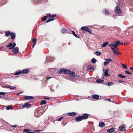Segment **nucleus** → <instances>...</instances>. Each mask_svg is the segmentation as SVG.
Returning <instances> with one entry per match:
<instances>
[{
  "label": "nucleus",
  "mask_w": 133,
  "mask_h": 133,
  "mask_svg": "<svg viewBox=\"0 0 133 133\" xmlns=\"http://www.w3.org/2000/svg\"><path fill=\"white\" fill-rule=\"evenodd\" d=\"M11 33L9 31H6L5 32V35L6 36H8Z\"/></svg>",
  "instance_id": "obj_33"
},
{
  "label": "nucleus",
  "mask_w": 133,
  "mask_h": 133,
  "mask_svg": "<svg viewBox=\"0 0 133 133\" xmlns=\"http://www.w3.org/2000/svg\"><path fill=\"white\" fill-rule=\"evenodd\" d=\"M37 110H36L34 112V115L35 117H39L42 114V113H39V112H38L37 111Z\"/></svg>",
  "instance_id": "obj_13"
},
{
  "label": "nucleus",
  "mask_w": 133,
  "mask_h": 133,
  "mask_svg": "<svg viewBox=\"0 0 133 133\" xmlns=\"http://www.w3.org/2000/svg\"><path fill=\"white\" fill-rule=\"evenodd\" d=\"M118 82L119 83H121L122 82H125V81H122L121 80H119L118 81Z\"/></svg>",
  "instance_id": "obj_51"
},
{
  "label": "nucleus",
  "mask_w": 133,
  "mask_h": 133,
  "mask_svg": "<svg viewBox=\"0 0 133 133\" xmlns=\"http://www.w3.org/2000/svg\"><path fill=\"white\" fill-rule=\"evenodd\" d=\"M109 46L111 47V48L113 50H115L114 49L115 48H116V49L117 50H118V49L117 48L116 46V45L114 44H109Z\"/></svg>",
  "instance_id": "obj_8"
},
{
  "label": "nucleus",
  "mask_w": 133,
  "mask_h": 133,
  "mask_svg": "<svg viewBox=\"0 0 133 133\" xmlns=\"http://www.w3.org/2000/svg\"><path fill=\"white\" fill-rule=\"evenodd\" d=\"M82 119L83 118L82 116L79 115L76 118L75 121L76 122H79L81 121Z\"/></svg>",
  "instance_id": "obj_9"
},
{
  "label": "nucleus",
  "mask_w": 133,
  "mask_h": 133,
  "mask_svg": "<svg viewBox=\"0 0 133 133\" xmlns=\"http://www.w3.org/2000/svg\"><path fill=\"white\" fill-rule=\"evenodd\" d=\"M129 69L133 70V67H130L129 68Z\"/></svg>",
  "instance_id": "obj_59"
},
{
  "label": "nucleus",
  "mask_w": 133,
  "mask_h": 133,
  "mask_svg": "<svg viewBox=\"0 0 133 133\" xmlns=\"http://www.w3.org/2000/svg\"><path fill=\"white\" fill-rule=\"evenodd\" d=\"M105 100L107 101H108L109 102H111V100L110 99H104Z\"/></svg>",
  "instance_id": "obj_53"
},
{
  "label": "nucleus",
  "mask_w": 133,
  "mask_h": 133,
  "mask_svg": "<svg viewBox=\"0 0 133 133\" xmlns=\"http://www.w3.org/2000/svg\"><path fill=\"white\" fill-rule=\"evenodd\" d=\"M24 98L26 100H29L32 99L34 98V97H33L31 96H24Z\"/></svg>",
  "instance_id": "obj_12"
},
{
  "label": "nucleus",
  "mask_w": 133,
  "mask_h": 133,
  "mask_svg": "<svg viewBox=\"0 0 133 133\" xmlns=\"http://www.w3.org/2000/svg\"><path fill=\"white\" fill-rule=\"evenodd\" d=\"M68 114L69 116H74L76 115V113L75 112H73L68 113Z\"/></svg>",
  "instance_id": "obj_26"
},
{
  "label": "nucleus",
  "mask_w": 133,
  "mask_h": 133,
  "mask_svg": "<svg viewBox=\"0 0 133 133\" xmlns=\"http://www.w3.org/2000/svg\"><path fill=\"white\" fill-rule=\"evenodd\" d=\"M18 50V48L17 47H16L15 48L13 49L12 51L14 54H16L19 52Z\"/></svg>",
  "instance_id": "obj_11"
},
{
  "label": "nucleus",
  "mask_w": 133,
  "mask_h": 133,
  "mask_svg": "<svg viewBox=\"0 0 133 133\" xmlns=\"http://www.w3.org/2000/svg\"><path fill=\"white\" fill-rule=\"evenodd\" d=\"M62 72H63L65 74H68L71 75V77H76V76L75 75V73L72 71H71L68 70H66L64 68H62L59 69L58 71V73L59 74H61Z\"/></svg>",
  "instance_id": "obj_1"
},
{
  "label": "nucleus",
  "mask_w": 133,
  "mask_h": 133,
  "mask_svg": "<svg viewBox=\"0 0 133 133\" xmlns=\"http://www.w3.org/2000/svg\"><path fill=\"white\" fill-rule=\"evenodd\" d=\"M48 17H51V14H46V16Z\"/></svg>",
  "instance_id": "obj_50"
},
{
  "label": "nucleus",
  "mask_w": 133,
  "mask_h": 133,
  "mask_svg": "<svg viewBox=\"0 0 133 133\" xmlns=\"http://www.w3.org/2000/svg\"><path fill=\"white\" fill-rule=\"evenodd\" d=\"M22 92H23L22 91H21V92H19V93H18V94H17V96H18L19 94H20L21 93H22Z\"/></svg>",
  "instance_id": "obj_60"
},
{
  "label": "nucleus",
  "mask_w": 133,
  "mask_h": 133,
  "mask_svg": "<svg viewBox=\"0 0 133 133\" xmlns=\"http://www.w3.org/2000/svg\"><path fill=\"white\" fill-rule=\"evenodd\" d=\"M109 63V62H105L104 63V65L106 66L108 65Z\"/></svg>",
  "instance_id": "obj_42"
},
{
  "label": "nucleus",
  "mask_w": 133,
  "mask_h": 133,
  "mask_svg": "<svg viewBox=\"0 0 133 133\" xmlns=\"http://www.w3.org/2000/svg\"><path fill=\"white\" fill-rule=\"evenodd\" d=\"M114 131V128H111L108 129L107 130V132L109 133H111L113 132Z\"/></svg>",
  "instance_id": "obj_21"
},
{
  "label": "nucleus",
  "mask_w": 133,
  "mask_h": 133,
  "mask_svg": "<svg viewBox=\"0 0 133 133\" xmlns=\"http://www.w3.org/2000/svg\"><path fill=\"white\" fill-rule=\"evenodd\" d=\"M127 44V43H124V44L125 45L126 44Z\"/></svg>",
  "instance_id": "obj_64"
},
{
  "label": "nucleus",
  "mask_w": 133,
  "mask_h": 133,
  "mask_svg": "<svg viewBox=\"0 0 133 133\" xmlns=\"http://www.w3.org/2000/svg\"><path fill=\"white\" fill-rule=\"evenodd\" d=\"M21 74H22L21 70H19V71H17L14 74V75H20Z\"/></svg>",
  "instance_id": "obj_23"
},
{
  "label": "nucleus",
  "mask_w": 133,
  "mask_h": 133,
  "mask_svg": "<svg viewBox=\"0 0 133 133\" xmlns=\"http://www.w3.org/2000/svg\"><path fill=\"white\" fill-rule=\"evenodd\" d=\"M125 73L126 74H127L129 75H131L132 74V73L129 72L128 71L126 70L125 71Z\"/></svg>",
  "instance_id": "obj_41"
},
{
  "label": "nucleus",
  "mask_w": 133,
  "mask_h": 133,
  "mask_svg": "<svg viewBox=\"0 0 133 133\" xmlns=\"http://www.w3.org/2000/svg\"><path fill=\"white\" fill-rule=\"evenodd\" d=\"M31 105L30 104L28 103H24V104L22 105V107L23 108H28L31 107Z\"/></svg>",
  "instance_id": "obj_6"
},
{
  "label": "nucleus",
  "mask_w": 133,
  "mask_h": 133,
  "mask_svg": "<svg viewBox=\"0 0 133 133\" xmlns=\"http://www.w3.org/2000/svg\"><path fill=\"white\" fill-rule=\"evenodd\" d=\"M42 130H36V131H41Z\"/></svg>",
  "instance_id": "obj_63"
},
{
  "label": "nucleus",
  "mask_w": 133,
  "mask_h": 133,
  "mask_svg": "<svg viewBox=\"0 0 133 133\" xmlns=\"http://www.w3.org/2000/svg\"><path fill=\"white\" fill-rule=\"evenodd\" d=\"M50 19H53V21L54 20V17H51V18Z\"/></svg>",
  "instance_id": "obj_62"
},
{
  "label": "nucleus",
  "mask_w": 133,
  "mask_h": 133,
  "mask_svg": "<svg viewBox=\"0 0 133 133\" xmlns=\"http://www.w3.org/2000/svg\"><path fill=\"white\" fill-rule=\"evenodd\" d=\"M6 94V93L3 92H0V95H4Z\"/></svg>",
  "instance_id": "obj_49"
},
{
  "label": "nucleus",
  "mask_w": 133,
  "mask_h": 133,
  "mask_svg": "<svg viewBox=\"0 0 133 133\" xmlns=\"http://www.w3.org/2000/svg\"><path fill=\"white\" fill-rule=\"evenodd\" d=\"M6 2V0H1L0 1V6L5 4Z\"/></svg>",
  "instance_id": "obj_18"
},
{
  "label": "nucleus",
  "mask_w": 133,
  "mask_h": 133,
  "mask_svg": "<svg viewBox=\"0 0 133 133\" xmlns=\"http://www.w3.org/2000/svg\"><path fill=\"white\" fill-rule=\"evenodd\" d=\"M113 17L115 19H116L117 17L115 15H114L113 16Z\"/></svg>",
  "instance_id": "obj_54"
},
{
  "label": "nucleus",
  "mask_w": 133,
  "mask_h": 133,
  "mask_svg": "<svg viewBox=\"0 0 133 133\" xmlns=\"http://www.w3.org/2000/svg\"><path fill=\"white\" fill-rule=\"evenodd\" d=\"M54 57H52L50 56H48L46 58V62H49L51 61H53L54 60Z\"/></svg>",
  "instance_id": "obj_2"
},
{
  "label": "nucleus",
  "mask_w": 133,
  "mask_h": 133,
  "mask_svg": "<svg viewBox=\"0 0 133 133\" xmlns=\"http://www.w3.org/2000/svg\"><path fill=\"white\" fill-rule=\"evenodd\" d=\"M89 115V114L87 113H84L83 114H82V117L83 119H86L88 118Z\"/></svg>",
  "instance_id": "obj_5"
},
{
  "label": "nucleus",
  "mask_w": 133,
  "mask_h": 133,
  "mask_svg": "<svg viewBox=\"0 0 133 133\" xmlns=\"http://www.w3.org/2000/svg\"><path fill=\"white\" fill-rule=\"evenodd\" d=\"M105 60L106 61H108V62H111L112 61V59H105Z\"/></svg>",
  "instance_id": "obj_46"
},
{
  "label": "nucleus",
  "mask_w": 133,
  "mask_h": 133,
  "mask_svg": "<svg viewBox=\"0 0 133 133\" xmlns=\"http://www.w3.org/2000/svg\"><path fill=\"white\" fill-rule=\"evenodd\" d=\"M7 87L8 88H10V89H11V90H13V89H14L15 88H16V87H12V86H9H9H7Z\"/></svg>",
  "instance_id": "obj_36"
},
{
  "label": "nucleus",
  "mask_w": 133,
  "mask_h": 133,
  "mask_svg": "<svg viewBox=\"0 0 133 133\" xmlns=\"http://www.w3.org/2000/svg\"><path fill=\"white\" fill-rule=\"evenodd\" d=\"M12 106L11 105H9L6 107V109L7 110H9L10 109H12Z\"/></svg>",
  "instance_id": "obj_28"
},
{
  "label": "nucleus",
  "mask_w": 133,
  "mask_h": 133,
  "mask_svg": "<svg viewBox=\"0 0 133 133\" xmlns=\"http://www.w3.org/2000/svg\"><path fill=\"white\" fill-rule=\"evenodd\" d=\"M56 16V15L53 14L52 15V16H51V17H55Z\"/></svg>",
  "instance_id": "obj_57"
},
{
  "label": "nucleus",
  "mask_w": 133,
  "mask_h": 133,
  "mask_svg": "<svg viewBox=\"0 0 133 133\" xmlns=\"http://www.w3.org/2000/svg\"><path fill=\"white\" fill-rule=\"evenodd\" d=\"M11 126L12 127L16 128L17 126V125H11Z\"/></svg>",
  "instance_id": "obj_52"
},
{
  "label": "nucleus",
  "mask_w": 133,
  "mask_h": 133,
  "mask_svg": "<svg viewBox=\"0 0 133 133\" xmlns=\"http://www.w3.org/2000/svg\"><path fill=\"white\" fill-rule=\"evenodd\" d=\"M61 31L63 33H65L66 31V29L64 28L62 29L61 30Z\"/></svg>",
  "instance_id": "obj_40"
},
{
  "label": "nucleus",
  "mask_w": 133,
  "mask_h": 133,
  "mask_svg": "<svg viewBox=\"0 0 133 133\" xmlns=\"http://www.w3.org/2000/svg\"><path fill=\"white\" fill-rule=\"evenodd\" d=\"M29 69L28 68L24 69L21 70L22 74H27L29 72Z\"/></svg>",
  "instance_id": "obj_10"
},
{
  "label": "nucleus",
  "mask_w": 133,
  "mask_h": 133,
  "mask_svg": "<svg viewBox=\"0 0 133 133\" xmlns=\"http://www.w3.org/2000/svg\"><path fill=\"white\" fill-rule=\"evenodd\" d=\"M51 78V77H48L46 78V79L48 80L49 79Z\"/></svg>",
  "instance_id": "obj_58"
},
{
  "label": "nucleus",
  "mask_w": 133,
  "mask_h": 133,
  "mask_svg": "<svg viewBox=\"0 0 133 133\" xmlns=\"http://www.w3.org/2000/svg\"><path fill=\"white\" fill-rule=\"evenodd\" d=\"M122 66L125 69H127L128 68L127 66L124 64H122Z\"/></svg>",
  "instance_id": "obj_44"
},
{
  "label": "nucleus",
  "mask_w": 133,
  "mask_h": 133,
  "mask_svg": "<svg viewBox=\"0 0 133 133\" xmlns=\"http://www.w3.org/2000/svg\"><path fill=\"white\" fill-rule=\"evenodd\" d=\"M105 125V123L103 122H100L99 123V127L100 128H102L103 126Z\"/></svg>",
  "instance_id": "obj_19"
},
{
  "label": "nucleus",
  "mask_w": 133,
  "mask_h": 133,
  "mask_svg": "<svg viewBox=\"0 0 133 133\" xmlns=\"http://www.w3.org/2000/svg\"><path fill=\"white\" fill-rule=\"evenodd\" d=\"M36 43H34L33 45H32V48H34L35 46L36 45Z\"/></svg>",
  "instance_id": "obj_55"
},
{
  "label": "nucleus",
  "mask_w": 133,
  "mask_h": 133,
  "mask_svg": "<svg viewBox=\"0 0 133 133\" xmlns=\"http://www.w3.org/2000/svg\"><path fill=\"white\" fill-rule=\"evenodd\" d=\"M103 81V80L101 79H97L96 81V82L97 83H102Z\"/></svg>",
  "instance_id": "obj_29"
},
{
  "label": "nucleus",
  "mask_w": 133,
  "mask_h": 133,
  "mask_svg": "<svg viewBox=\"0 0 133 133\" xmlns=\"http://www.w3.org/2000/svg\"><path fill=\"white\" fill-rule=\"evenodd\" d=\"M88 70H90L91 69H94V68L93 67H91L90 66H89L88 67Z\"/></svg>",
  "instance_id": "obj_43"
},
{
  "label": "nucleus",
  "mask_w": 133,
  "mask_h": 133,
  "mask_svg": "<svg viewBox=\"0 0 133 133\" xmlns=\"http://www.w3.org/2000/svg\"><path fill=\"white\" fill-rule=\"evenodd\" d=\"M116 50H117L116 49L115 50H112L113 52V53L114 54H116L117 55H119L121 54L120 52H118V51H117Z\"/></svg>",
  "instance_id": "obj_20"
},
{
  "label": "nucleus",
  "mask_w": 133,
  "mask_h": 133,
  "mask_svg": "<svg viewBox=\"0 0 133 133\" xmlns=\"http://www.w3.org/2000/svg\"><path fill=\"white\" fill-rule=\"evenodd\" d=\"M36 38H34L32 39V42L34 43H36Z\"/></svg>",
  "instance_id": "obj_45"
},
{
  "label": "nucleus",
  "mask_w": 133,
  "mask_h": 133,
  "mask_svg": "<svg viewBox=\"0 0 133 133\" xmlns=\"http://www.w3.org/2000/svg\"><path fill=\"white\" fill-rule=\"evenodd\" d=\"M109 42H104L102 45L101 47H104L106 46L108 44Z\"/></svg>",
  "instance_id": "obj_24"
},
{
  "label": "nucleus",
  "mask_w": 133,
  "mask_h": 133,
  "mask_svg": "<svg viewBox=\"0 0 133 133\" xmlns=\"http://www.w3.org/2000/svg\"><path fill=\"white\" fill-rule=\"evenodd\" d=\"M16 43H14L13 44L12 43H10L8 45H6V46L7 47H9V49H10L15 48L16 46Z\"/></svg>",
  "instance_id": "obj_3"
},
{
  "label": "nucleus",
  "mask_w": 133,
  "mask_h": 133,
  "mask_svg": "<svg viewBox=\"0 0 133 133\" xmlns=\"http://www.w3.org/2000/svg\"><path fill=\"white\" fill-rule=\"evenodd\" d=\"M47 18V16H45L43 18H42V21L44 22L46 20Z\"/></svg>",
  "instance_id": "obj_39"
},
{
  "label": "nucleus",
  "mask_w": 133,
  "mask_h": 133,
  "mask_svg": "<svg viewBox=\"0 0 133 133\" xmlns=\"http://www.w3.org/2000/svg\"><path fill=\"white\" fill-rule=\"evenodd\" d=\"M81 29L82 30H85V31H87L89 32H91V31L89 29L88 27L85 26L82 27L81 28Z\"/></svg>",
  "instance_id": "obj_7"
},
{
  "label": "nucleus",
  "mask_w": 133,
  "mask_h": 133,
  "mask_svg": "<svg viewBox=\"0 0 133 133\" xmlns=\"http://www.w3.org/2000/svg\"><path fill=\"white\" fill-rule=\"evenodd\" d=\"M46 101L44 100L42 101L41 102L40 105H45L46 104Z\"/></svg>",
  "instance_id": "obj_30"
},
{
  "label": "nucleus",
  "mask_w": 133,
  "mask_h": 133,
  "mask_svg": "<svg viewBox=\"0 0 133 133\" xmlns=\"http://www.w3.org/2000/svg\"><path fill=\"white\" fill-rule=\"evenodd\" d=\"M101 52H99L98 51H96L95 53V54L97 56H100L101 55Z\"/></svg>",
  "instance_id": "obj_31"
},
{
  "label": "nucleus",
  "mask_w": 133,
  "mask_h": 133,
  "mask_svg": "<svg viewBox=\"0 0 133 133\" xmlns=\"http://www.w3.org/2000/svg\"><path fill=\"white\" fill-rule=\"evenodd\" d=\"M69 33L71 34H73L74 36H75L77 38H79V37L77 36L76 35V34L75 33V32L74 31H70L69 32Z\"/></svg>",
  "instance_id": "obj_16"
},
{
  "label": "nucleus",
  "mask_w": 133,
  "mask_h": 133,
  "mask_svg": "<svg viewBox=\"0 0 133 133\" xmlns=\"http://www.w3.org/2000/svg\"><path fill=\"white\" fill-rule=\"evenodd\" d=\"M63 117H61L58 118L57 119V120L58 121H60L63 119Z\"/></svg>",
  "instance_id": "obj_47"
},
{
  "label": "nucleus",
  "mask_w": 133,
  "mask_h": 133,
  "mask_svg": "<svg viewBox=\"0 0 133 133\" xmlns=\"http://www.w3.org/2000/svg\"><path fill=\"white\" fill-rule=\"evenodd\" d=\"M92 97L96 100H98L99 98V97L98 95L95 94L92 95Z\"/></svg>",
  "instance_id": "obj_15"
},
{
  "label": "nucleus",
  "mask_w": 133,
  "mask_h": 133,
  "mask_svg": "<svg viewBox=\"0 0 133 133\" xmlns=\"http://www.w3.org/2000/svg\"><path fill=\"white\" fill-rule=\"evenodd\" d=\"M123 44V43H122V42H119V44H120V45H122Z\"/></svg>",
  "instance_id": "obj_61"
},
{
  "label": "nucleus",
  "mask_w": 133,
  "mask_h": 133,
  "mask_svg": "<svg viewBox=\"0 0 133 133\" xmlns=\"http://www.w3.org/2000/svg\"><path fill=\"white\" fill-rule=\"evenodd\" d=\"M115 84V83L114 82H110L107 83L106 85L108 86H110L111 85H113Z\"/></svg>",
  "instance_id": "obj_22"
},
{
  "label": "nucleus",
  "mask_w": 133,
  "mask_h": 133,
  "mask_svg": "<svg viewBox=\"0 0 133 133\" xmlns=\"http://www.w3.org/2000/svg\"><path fill=\"white\" fill-rule=\"evenodd\" d=\"M50 99V98H49V97H45L44 98V99H46V100L49 99Z\"/></svg>",
  "instance_id": "obj_56"
},
{
  "label": "nucleus",
  "mask_w": 133,
  "mask_h": 133,
  "mask_svg": "<svg viewBox=\"0 0 133 133\" xmlns=\"http://www.w3.org/2000/svg\"><path fill=\"white\" fill-rule=\"evenodd\" d=\"M53 21V19H49L46 22V23H48V22H50L51 21Z\"/></svg>",
  "instance_id": "obj_48"
},
{
  "label": "nucleus",
  "mask_w": 133,
  "mask_h": 133,
  "mask_svg": "<svg viewBox=\"0 0 133 133\" xmlns=\"http://www.w3.org/2000/svg\"><path fill=\"white\" fill-rule=\"evenodd\" d=\"M96 61V60L94 58H93L91 60V62L93 63H95Z\"/></svg>",
  "instance_id": "obj_35"
},
{
  "label": "nucleus",
  "mask_w": 133,
  "mask_h": 133,
  "mask_svg": "<svg viewBox=\"0 0 133 133\" xmlns=\"http://www.w3.org/2000/svg\"><path fill=\"white\" fill-rule=\"evenodd\" d=\"M30 131V130L29 129H25L23 131L25 132H27L28 133H32L34 132H33Z\"/></svg>",
  "instance_id": "obj_27"
},
{
  "label": "nucleus",
  "mask_w": 133,
  "mask_h": 133,
  "mask_svg": "<svg viewBox=\"0 0 133 133\" xmlns=\"http://www.w3.org/2000/svg\"><path fill=\"white\" fill-rule=\"evenodd\" d=\"M118 76L119 77H120L121 78H125L126 77V76H124V75H122L121 74H119L118 75Z\"/></svg>",
  "instance_id": "obj_34"
},
{
  "label": "nucleus",
  "mask_w": 133,
  "mask_h": 133,
  "mask_svg": "<svg viewBox=\"0 0 133 133\" xmlns=\"http://www.w3.org/2000/svg\"><path fill=\"white\" fill-rule=\"evenodd\" d=\"M104 14L106 15H109V12L108 10L105 9L104 10Z\"/></svg>",
  "instance_id": "obj_32"
},
{
  "label": "nucleus",
  "mask_w": 133,
  "mask_h": 133,
  "mask_svg": "<svg viewBox=\"0 0 133 133\" xmlns=\"http://www.w3.org/2000/svg\"><path fill=\"white\" fill-rule=\"evenodd\" d=\"M11 39H14L16 37V34L15 33H12L11 34Z\"/></svg>",
  "instance_id": "obj_25"
},
{
  "label": "nucleus",
  "mask_w": 133,
  "mask_h": 133,
  "mask_svg": "<svg viewBox=\"0 0 133 133\" xmlns=\"http://www.w3.org/2000/svg\"><path fill=\"white\" fill-rule=\"evenodd\" d=\"M119 44V42L118 41L116 42L115 44H114L115 45H116V46L117 48Z\"/></svg>",
  "instance_id": "obj_37"
},
{
  "label": "nucleus",
  "mask_w": 133,
  "mask_h": 133,
  "mask_svg": "<svg viewBox=\"0 0 133 133\" xmlns=\"http://www.w3.org/2000/svg\"><path fill=\"white\" fill-rule=\"evenodd\" d=\"M109 70L108 69H107L106 70H103V71H104V75L108 77L110 76V75L108 73Z\"/></svg>",
  "instance_id": "obj_14"
},
{
  "label": "nucleus",
  "mask_w": 133,
  "mask_h": 133,
  "mask_svg": "<svg viewBox=\"0 0 133 133\" xmlns=\"http://www.w3.org/2000/svg\"><path fill=\"white\" fill-rule=\"evenodd\" d=\"M115 12L119 15L121 14V11L120 8L118 6H116V9L115 11Z\"/></svg>",
  "instance_id": "obj_4"
},
{
  "label": "nucleus",
  "mask_w": 133,
  "mask_h": 133,
  "mask_svg": "<svg viewBox=\"0 0 133 133\" xmlns=\"http://www.w3.org/2000/svg\"><path fill=\"white\" fill-rule=\"evenodd\" d=\"M119 129L121 131H123L125 130V127L124 126L122 125L119 126Z\"/></svg>",
  "instance_id": "obj_17"
},
{
  "label": "nucleus",
  "mask_w": 133,
  "mask_h": 133,
  "mask_svg": "<svg viewBox=\"0 0 133 133\" xmlns=\"http://www.w3.org/2000/svg\"><path fill=\"white\" fill-rule=\"evenodd\" d=\"M37 3H38L42 1L43 2H44L45 3H46V2H47L48 0H37Z\"/></svg>",
  "instance_id": "obj_38"
}]
</instances>
